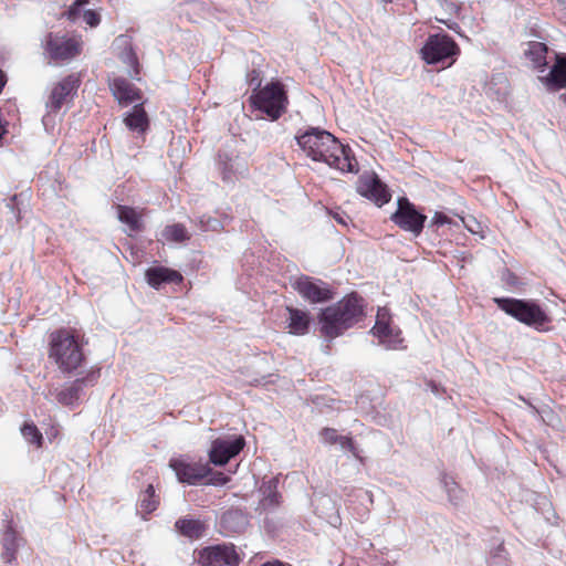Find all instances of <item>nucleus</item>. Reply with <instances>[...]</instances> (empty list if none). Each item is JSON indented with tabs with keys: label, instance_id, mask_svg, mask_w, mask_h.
<instances>
[{
	"label": "nucleus",
	"instance_id": "f257e3e1",
	"mask_svg": "<svg viewBox=\"0 0 566 566\" xmlns=\"http://www.w3.org/2000/svg\"><path fill=\"white\" fill-rule=\"evenodd\" d=\"M297 145L314 161H321L342 172H356L357 161L352 149L327 130L310 128L296 136Z\"/></svg>",
	"mask_w": 566,
	"mask_h": 566
},
{
	"label": "nucleus",
	"instance_id": "f03ea898",
	"mask_svg": "<svg viewBox=\"0 0 566 566\" xmlns=\"http://www.w3.org/2000/svg\"><path fill=\"white\" fill-rule=\"evenodd\" d=\"M363 307V298L352 294L322 310L318 315L322 334L331 339L340 336L361 319Z\"/></svg>",
	"mask_w": 566,
	"mask_h": 566
},
{
	"label": "nucleus",
	"instance_id": "7ed1b4c3",
	"mask_svg": "<svg viewBox=\"0 0 566 566\" xmlns=\"http://www.w3.org/2000/svg\"><path fill=\"white\" fill-rule=\"evenodd\" d=\"M49 358L63 374L76 373L85 363L83 344L70 329H59L50 335Z\"/></svg>",
	"mask_w": 566,
	"mask_h": 566
},
{
	"label": "nucleus",
	"instance_id": "20e7f679",
	"mask_svg": "<svg viewBox=\"0 0 566 566\" xmlns=\"http://www.w3.org/2000/svg\"><path fill=\"white\" fill-rule=\"evenodd\" d=\"M494 301L499 308L527 326L542 329L549 322L545 311L534 301L511 297Z\"/></svg>",
	"mask_w": 566,
	"mask_h": 566
},
{
	"label": "nucleus",
	"instance_id": "39448f33",
	"mask_svg": "<svg viewBox=\"0 0 566 566\" xmlns=\"http://www.w3.org/2000/svg\"><path fill=\"white\" fill-rule=\"evenodd\" d=\"M253 105L271 120L279 119L286 111L287 96L280 82H270L251 97Z\"/></svg>",
	"mask_w": 566,
	"mask_h": 566
},
{
	"label": "nucleus",
	"instance_id": "423d86ee",
	"mask_svg": "<svg viewBox=\"0 0 566 566\" xmlns=\"http://www.w3.org/2000/svg\"><path fill=\"white\" fill-rule=\"evenodd\" d=\"M81 80L78 75L71 74L53 84L48 99L45 102L46 114L43 116L42 122L48 126L51 120V114L57 113L64 104H67L76 95Z\"/></svg>",
	"mask_w": 566,
	"mask_h": 566
},
{
	"label": "nucleus",
	"instance_id": "0eeeda50",
	"mask_svg": "<svg viewBox=\"0 0 566 566\" xmlns=\"http://www.w3.org/2000/svg\"><path fill=\"white\" fill-rule=\"evenodd\" d=\"M459 53L454 40L448 34L430 35L421 49L422 59L427 64H437Z\"/></svg>",
	"mask_w": 566,
	"mask_h": 566
},
{
	"label": "nucleus",
	"instance_id": "6e6552de",
	"mask_svg": "<svg viewBox=\"0 0 566 566\" xmlns=\"http://www.w3.org/2000/svg\"><path fill=\"white\" fill-rule=\"evenodd\" d=\"M43 48L45 55L56 63L74 59L81 52V45L75 39L57 33H49Z\"/></svg>",
	"mask_w": 566,
	"mask_h": 566
},
{
	"label": "nucleus",
	"instance_id": "1a4fd4ad",
	"mask_svg": "<svg viewBox=\"0 0 566 566\" xmlns=\"http://www.w3.org/2000/svg\"><path fill=\"white\" fill-rule=\"evenodd\" d=\"M391 220L400 229L409 231L415 237H418L422 232L427 217L419 212L415 205L407 198H399L398 208L396 212L392 213Z\"/></svg>",
	"mask_w": 566,
	"mask_h": 566
},
{
	"label": "nucleus",
	"instance_id": "9d476101",
	"mask_svg": "<svg viewBox=\"0 0 566 566\" xmlns=\"http://www.w3.org/2000/svg\"><path fill=\"white\" fill-rule=\"evenodd\" d=\"M196 560L201 566H239L240 557L232 544H219L200 549Z\"/></svg>",
	"mask_w": 566,
	"mask_h": 566
},
{
	"label": "nucleus",
	"instance_id": "9b49d317",
	"mask_svg": "<svg viewBox=\"0 0 566 566\" xmlns=\"http://www.w3.org/2000/svg\"><path fill=\"white\" fill-rule=\"evenodd\" d=\"M292 286L310 303H323L333 298V292L327 283L307 275L295 279Z\"/></svg>",
	"mask_w": 566,
	"mask_h": 566
},
{
	"label": "nucleus",
	"instance_id": "f8f14e48",
	"mask_svg": "<svg viewBox=\"0 0 566 566\" xmlns=\"http://www.w3.org/2000/svg\"><path fill=\"white\" fill-rule=\"evenodd\" d=\"M245 444L242 436L232 438H218L212 441L209 450V460L214 465H224L243 449Z\"/></svg>",
	"mask_w": 566,
	"mask_h": 566
},
{
	"label": "nucleus",
	"instance_id": "ddd939ff",
	"mask_svg": "<svg viewBox=\"0 0 566 566\" xmlns=\"http://www.w3.org/2000/svg\"><path fill=\"white\" fill-rule=\"evenodd\" d=\"M98 375V370H92L85 378H77L73 382L66 384L62 388H56L50 394L59 403L74 406L80 400L83 386L95 382Z\"/></svg>",
	"mask_w": 566,
	"mask_h": 566
},
{
	"label": "nucleus",
	"instance_id": "4468645a",
	"mask_svg": "<svg viewBox=\"0 0 566 566\" xmlns=\"http://www.w3.org/2000/svg\"><path fill=\"white\" fill-rule=\"evenodd\" d=\"M371 333L379 338V342L387 349H398L402 343L400 331L391 327L389 324V314L386 308L378 310L376 324Z\"/></svg>",
	"mask_w": 566,
	"mask_h": 566
},
{
	"label": "nucleus",
	"instance_id": "2eb2a0df",
	"mask_svg": "<svg viewBox=\"0 0 566 566\" xmlns=\"http://www.w3.org/2000/svg\"><path fill=\"white\" fill-rule=\"evenodd\" d=\"M169 465L177 479L188 484H196L211 471L207 463L188 462L185 459H171Z\"/></svg>",
	"mask_w": 566,
	"mask_h": 566
},
{
	"label": "nucleus",
	"instance_id": "dca6fc26",
	"mask_svg": "<svg viewBox=\"0 0 566 566\" xmlns=\"http://www.w3.org/2000/svg\"><path fill=\"white\" fill-rule=\"evenodd\" d=\"M109 87L114 97L122 105H128L138 102L142 98L139 90L126 78H114L111 82Z\"/></svg>",
	"mask_w": 566,
	"mask_h": 566
},
{
	"label": "nucleus",
	"instance_id": "f3484780",
	"mask_svg": "<svg viewBox=\"0 0 566 566\" xmlns=\"http://www.w3.org/2000/svg\"><path fill=\"white\" fill-rule=\"evenodd\" d=\"M357 190L363 197L373 200L377 206H382L390 199L385 185L378 178L366 179L358 186Z\"/></svg>",
	"mask_w": 566,
	"mask_h": 566
},
{
	"label": "nucleus",
	"instance_id": "a211bd4d",
	"mask_svg": "<svg viewBox=\"0 0 566 566\" xmlns=\"http://www.w3.org/2000/svg\"><path fill=\"white\" fill-rule=\"evenodd\" d=\"M146 279L150 286L158 289L164 283H179L182 276L179 272L164 266L150 268L146 271Z\"/></svg>",
	"mask_w": 566,
	"mask_h": 566
},
{
	"label": "nucleus",
	"instance_id": "6ab92c4d",
	"mask_svg": "<svg viewBox=\"0 0 566 566\" xmlns=\"http://www.w3.org/2000/svg\"><path fill=\"white\" fill-rule=\"evenodd\" d=\"M289 318L287 328L293 335H305L310 328V314L306 311L298 308L287 307Z\"/></svg>",
	"mask_w": 566,
	"mask_h": 566
},
{
	"label": "nucleus",
	"instance_id": "aec40b11",
	"mask_svg": "<svg viewBox=\"0 0 566 566\" xmlns=\"http://www.w3.org/2000/svg\"><path fill=\"white\" fill-rule=\"evenodd\" d=\"M549 88L560 90L566 85V55L556 54V62L546 77Z\"/></svg>",
	"mask_w": 566,
	"mask_h": 566
},
{
	"label": "nucleus",
	"instance_id": "412c9836",
	"mask_svg": "<svg viewBox=\"0 0 566 566\" xmlns=\"http://www.w3.org/2000/svg\"><path fill=\"white\" fill-rule=\"evenodd\" d=\"M124 123L130 132L144 134L148 127V117L143 106L140 104L135 105L125 116Z\"/></svg>",
	"mask_w": 566,
	"mask_h": 566
},
{
	"label": "nucleus",
	"instance_id": "4be33fe9",
	"mask_svg": "<svg viewBox=\"0 0 566 566\" xmlns=\"http://www.w3.org/2000/svg\"><path fill=\"white\" fill-rule=\"evenodd\" d=\"M175 526L184 536L189 538H199L205 531L203 524L192 518H179Z\"/></svg>",
	"mask_w": 566,
	"mask_h": 566
},
{
	"label": "nucleus",
	"instance_id": "5701e85b",
	"mask_svg": "<svg viewBox=\"0 0 566 566\" xmlns=\"http://www.w3.org/2000/svg\"><path fill=\"white\" fill-rule=\"evenodd\" d=\"M161 238L168 242L181 243L190 239V235L184 224H169L161 231Z\"/></svg>",
	"mask_w": 566,
	"mask_h": 566
},
{
	"label": "nucleus",
	"instance_id": "b1692460",
	"mask_svg": "<svg viewBox=\"0 0 566 566\" xmlns=\"http://www.w3.org/2000/svg\"><path fill=\"white\" fill-rule=\"evenodd\" d=\"M118 219L120 222L127 224L130 231H137L140 229V217L133 208L119 206Z\"/></svg>",
	"mask_w": 566,
	"mask_h": 566
},
{
	"label": "nucleus",
	"instance_id": "393cba45",
	"mask_svg": "<svg viewBox=\"0 0 566 566\" xmlns=\"http://www.w3.org/2000/svg\"><path fill=\"white\" fill-rule=\"evenodd\" d=\"M139 509L142 513L150 514L157 509L158 497L155 495V490L151 484L139 496Z\"/></svg>",
	"mask_w": 566,
	"mask_h": 566
},
{
	"label": "nucleus",
	"instance_id": "a878e982",
	"mask_svg": "<svg viewBox=\"0 0 566 566\" xmlns=\"http://www.w3.org/2000/svg\"><path fill=\"white\" fill-rule=\"evenodd\" d=\"M547 46L542 42H530L526 55L534 62L536 66L546 64Z\"/></svg>",
	"mask_w": 566,
	"mask_h": 566
},
{
	"label": "nucleus",
	"instance_id": "bb28decb",
	"mask_svg": "<svg viewBox=\"0 0 566 566\" xmlns=\"http://www.w3.org/2000/svg\"><path fill=\"white\" fill-rule=\"evenodd\" d=\"M2 545L6 551L3 558L10 563L13 558L15 548L18 547L15 532L12 528H8L2 535Z\"/></svg>",
	"mask_w": 566,
	"mask_h": 566
},
{
	"label": "nucleus",
	"instance_id": "cd10ccee",
	"mask_svg": "<svg viewBox=\"0 0 566 566\" xmlns=\"http://www.w3.org/2000/svg\"><path fill=\"white\" fill-rule=\"evenodd\" d=\"M441 483L449 496V500L452 503L458 504L462 499L463 491L458 486L453 479L448 475L442 476Z\"/></svg>",
	"mask_w": 566,
	"mask_h": 566
},
{
	"label": "nucleus",
	"instance_id": "c85d7f7f",
	"mask_svg": "<svg viewBox=\"0 0 566 566\" xmlns=\"http://www.w3.org/2000/svg\"><path fill=\"white\" fill-rule=\"evenodd\" d=\"M21 433L28 442L36 444L38 447L41 446L42 434L33 423H25L21 428Z\"/></svg>",
	"mask_w": 566,
	"mask_h": 566
},
{
	"label": "nucleus",
	"instance_id": "c756f323",
	"mask_svg": "<svg viewBox=\"0 0 566 566\" xmlns=\"http://www.w3.org/2000/svg\"><path fill=\"white\" fill-rule=\"evenodd\" d=\"M90 3V0H75L74 3L70 7V9L66 11V17L72 22H77L82 19L83 9L86 4Z\"/></svg>",
	"mask_w": 566,
	"mask_h": 566
},
{
	"label": "nucleus",
	"instance_id": "7c9ffc66",
	"mask_svg": "<svg viewBox=\"0 0 566 566\" xmlns=\"http://www.w3.org/2000/svg\"><path fill=\"white\" fill-rule=\"evenodd\" d=\"M489 566H509L507 553L502 545H499L496 549L491 554Z\"/></svg>",
	"mask_w": 566,
	"mask_h": 566
},
{
	"label": "nucleus",
	"instance_id": "2f4dec72",
	"mask_svg": "<svg viewBox=\"0 0 566 566\" xmlns=\"http://www.w3.org/2000/svg\"><path fill=\"white\" fill-rule=\"evenodd\" d=\"M198 224L203 231H218L222 228L221 221L210 216H201Z\"/></svg>",
	"mask_w": 566,
	"mask_h": 566
},
{
	"label": "nucleus",
	"instance_id": "473e14b6",
	"mask_svg": "<svg viewBox=\"0 0 566 566\" xmlns=\"http://www.w3.org/2000/svg\"><path fill=\"white\" fill-rule=\"evenodd\" d=\"M272 482L266 486L263 491L264 497L262 500V504L265 507H274L279 504V494L274 490L275 486L272 488Z\"/></svg>",
	"mask_w": 566,
	"mask_h": 566
},
{
	"label": "nucleus",
	"instance_id": "72a5a7b5",
	"mask_svg": "<svg viewBox=\"0 0 566 566\" xmlns=\"http://www.w3.org/2000/svg\"><path fill=\"white\" fill-rule=\"evenodd\" d=\"M120 59L129 66H135L137 64V57L132 46H127L122 51Z\"/></svg>",
	"mask_w": 566,
	"mask_h": 566
},
{
	"label": "nucleus",
	"instance_id": "f704fd0d",
	"mask_svg": "<svg viewBox=\"0 0 566 566\" xmlns=\"http://www.w3.org/2000/svg\"><path fill=\"white\" fill-rule=\"evenodd\" d=\"M322 439L325 443H336L338 442L340 436L337 434V431L333 428H325L321 432Z\"/></svg>",
	"mask_w": 566,
	"mask_h": 566
},
{
	"label": "nucleus",
	"instance_id": "c9c22d12",
	"mask_svg": "<svg viewBox=\"0 0 566 566\" xmlns=\"http://www.w3.org/2000/svg\"><path fill=\"white\" fill-rule=\"evenodd\" d=\"M82 20L90 27H96L99 23V15L93 10H84Z\"/></svg>",
	"mask_w": 566,
	"mask_h": 566
},
{
	"label": "nucleus",
	"instance_id": "e433bc0d",
	"mask_svg": "<svg viewBox=\"0 0 566 566\" xmlns=\"http://www.w3.org/2000/svg\"><path fill=\"white\" fill-rule=\"evenodd\" d=\"M230 481V478L221 472L214 474L210 480L209 484L222 486L226 485Z\"/></svg>",
	"mask_w": 566,
	"mask_h": 566
},
{
	"label": "nucleus",
	"instance_id": "4c0bfd02",
	"mask_svg": "<svg viewBox=\"0 0 566 566\" xmlns=\"http://www.w3.org/2000/svg\"><path fill=\"white\" fill-rule=\"evenodd\" d=\"M337 443H339V446L343 450L350 451L355 454V447H354V442H353L352 438L340 436Z\"/></svg>",
	"mask_w": 566,
	"mask_h": 566
},
{
	"label": "nucleus",
	"instance_id": "58836bf2",
	"mask_svg": "<svg viewBox=\"0 0 566 566\" xmlns=\"http://www.w3.org/2000/svg\"><path fill=\"white\" fill-rule=\"evenodd\" d=\"M431 223L436 226H443L450 223V218L442 212H436L431 219Z\"/></svg>",
	"mask_w": 566,
	"mask_h": 566
},
{
	"label": "nucleus",
	"instance_id": "ea45409f",
	"mask_svg": "<svg viewBox=\"0 0 566 566\" xmlns=\"http://www.w3.org/2000/svg\"><path fill=\"white\" fill-rule=\"evenodd\" d=\"M237 518L241 520L242 524L245 523V518L240 512H228L223 515V520L226 522L231 521V520H237Z\"/></svg>",
	"mask_w": 566,
	"mask_h": 566
},
{
	"label": "nucleus",
	"instance_id": "a19ab883",
	"mask_svg": "<svg viewBox=\"0 0 566 566\" xmlns=\"http://www.w3.org/2000/svg\"><path fill=\"white\" fill-rule=\"evenodd\" d=\"M333 218L337 223L343 226H347V222L350 220V218L344 212H335L333 214Z\"/></svg>",
	"mask_w": 566,
	"mask_h": 566
},
{
	"label": "nucleus",
	"instance_id": "79ce46f5",
	"mask_svg": "<svg viewBox=\"0 0 566 566\" xmlns=\"http://www.w3.org/2000/svg\"><path fill=\"white\" fill-rule=\"evenodd\" d=\"M263 566H286L282 562L275 560L273 563H265Z\"/></svg>",
	"mask_w": 566,
	"mask_h": 566
},
{
	"label": "nucleus",
	"instance_id": "37998d69",
	"mask_svg": "<svg viewBox=\"0 0 566 566\" xmlns=\"http://www.w3.org/2000/svg\"><path fill=\"white\" fill-rule=\"evenodd\" d=\"M565 22H566V15H565Z\"/></svg>",
	"mask_w": 566,
	"mask_h": 566
}]
</instances>
